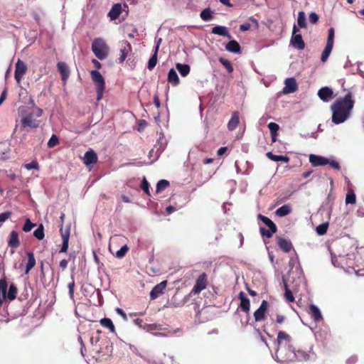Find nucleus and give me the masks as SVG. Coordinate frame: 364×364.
<instances>
[{
	"label": "nucleus",
	"instance_id": "f257e3e1",
	"mask_svg": "<svg viewBox=\"0 0 364 364\" xmlns=\"http://www.w3.org/2000/svg\"><path fill=\"white\" fill-rule=\"evenodd\" d=\"M354 105L355 100L350 92L343 97L338 98L331 106L332 122L339 124L348 120L351 116Z\"/></svg>",
	"mask_w": 364,
	"mask_h": 364
},
{
	"label": "nucleus",
	"instance_id": "f03ea898",
	"mask_svg": "<svg viewBox=\"0 0 364 364\" xmlns=\"http://www.w3.org/2000/svg\"><path fill=\"white\" fill-rule=\"evenodd\" d=\"M275 343H277V349H275L277 360L281 363L293 362L296 351L291 344V336L284 331H279Z\"/></svg>",
	"mask_w": 364,
	"mask_h": 364
},
{
	"label": "nucleus",
	"instance_id": "7ed1b4c3",
	"mask_svg": "<svg viewBox=\"0 0 364 364\" xmlns=\"http://www.w3.org/2000/svg\"><path fill=\"white\" fill-rule=\"evenodd\" d=\"M92 50L98 59L104 60L108 56L109 47L102 38H97L92 41Z\"/></svg>",
	"mask_w": 364,
	"mask_h": 364
},
{
	"label": "nucleus",
	"instance_id": "20e7f679",
	"mask_svg": "<svg viewBox=\"0 0 364 364\" xmlns=\"http://www.w3.org/2000/svg\"><path fill=\"white\" fill-rule=\"evenodd\" d=\"M91 78L96 85L97 90V100L100 101L103 96L105 91V79L102 74L98 70H92L90 73Z\"/></svg>",
	"mask_w": 364,
	"mask_h": 364
},
{
	"label": "nucleus",
	"instance_id": "39448f33",
	"mask_svg": "<svg viewBox=\"0 0 364 364\" xmlns=\"http://www.w3.org/2000/svg\"><path fill=\"white\" fill-rule=\"evenodd\" d=\"M5 275L0 279V296H16L17 294L16 286L14 283L9 284Z\"/></svg>",
	"mask_w": 364,
	"mask_h": 364
},
{
	"label": "nucleus",
	"instance_id": "423d86ee",
	"mask_svg": "<svg viewBox=\"0 0 364 364\" xmlns=\"http://www.w3.org/2000/svg\"><path fill=\"white\" fill-rule=\"evenodd\" d=\"M299 31V29L296 26V25H294L293 30H292V36L291 38V45L298 49V50H304L305 48V43L304 41L302 39V36L301 34L297 33Z\"/></svg>",
	"mask_w": 364,
	"mask_h": 364
},
{
	"label": "nucleus",
	"instance_id": "0eeeda50",
	"mask_svg": "<svg viewBox=\"0 0 364 364\" xmlns=\"http://www.w3.org/2000/svg\"><path fill=\"white\" fill-rule=\"evenodd\" d=\"M207 286V274L202 273L196 279V284L193 288L192 293L199 294L202 290L205 289Z\"/></svg>",
	"mask_w": 364,
	"mask_h": 364
},
{
	"label": "nucleus",
	"instance_id": "6e6552de",
	"mask_svg": "<svg viewBox=\"0 0 364 364\" xmlns=\"http://www.w3.org/2000/svg\"><path fill=\"white\" fill-rule=\"evenodd\" d=\"M27 70V66L24 62L18 60L16 63L14 77L18 82H20Z\"/></svg>",
	"mask_w": 364,
	"mask_h": 364
},
{
	"label": "nucleus",
	"instance_id": "1a4fd4ad",
	"mask_svg": "<svg viewBox=\"0 0 364 364\" xmlns=\"http://www.w3.org/2000/svg\"><path fill=\"white\" fill-rule=\"evenodd\" d=\"M268 306L269 305L266 300H263L262 302H261V305L259 306V309L253 313V317H255V320H256V321H262L265 319V313L267 312Z\"/></svg>",
	"mask_w": 364,
	"mask_h": 364
},
{
	"label": "nucleus",
	"instance_id": "9d476101",
	"mask_svg": "<svg viewBox=\"0 0 364 364\" xmlns=\"http://www.w3.org/2000/svg\"><path fill=\"white\" fill-rule=\"evenodd\" d=\"M284 87L283 88V93L289 94L296 92L298 89V85L295 78H287L284 81Z\"/></svg>",
	"mask_w": 364,
	"mask_h": 364
},
{
	"label": "nucleus",
	"instance_id": "9b49d317",
	"mask_svg": "<svg viewBox=\"0 0 364 364\" xmlns=\"http://www.w3.org/2000/svg\"><path fill=\"white\" fill-rule=\"evenodd\" d=\"M23 127H28L30 128H36L39 126L38 120L33 118V114H29L21 119Z\"/></svg>",
	"mask_w": 364,
	"mask_h": 364
},
{
	"label": "nucleus",
	"instance_id": "f8f14e48",
	"mask_svg": "<svg viewBox=\"0 0 364 364\" xmlns=\"http://www.w3.org/2000/svg\"><path fill=\"white\" fill-rule=\"evenodd\" d=\"M309 162L314 166H324L328 164V159L315 154H310Z\"/></svg>",
	"mask_w": 364,
	"mask_h": 364
},
{
	"label": "nucleus",
	"instance_id": "ddd939ff",
	"mask_svg": "<svg viewBox=\"0 0 364 364\" xmlns=\"http://www.w3.org/2000/svg\"><path fill=\"white\" fill-rule=\"evenodd\" d=\"M132 51V46L127 41H124L122 42L121 48H120V57L119 58V63H123L128 54Z\"/></svg>",
	"mask_w": 364,
	"mask_h": 364
},
{
	"label": "nucleus",
	"instance_id": "4468645a",
	"mask_svg": "<svg viewBox=\"0 0 364 364\" xmlns=\"http://www.w3.org/2000/svg\"><path fill=\"white\" fill-rule=\"evenodd\" d=\"M333 90L328 87H321L318 92V96L323 102H328L333 97Z\"/></svg>",
	"mask_w": 364,
	"mask_h": 364
},
{
	"label": "nucleus",
	"instance_id": "2eb2a0df",
	"mask_svg": "<svg viewBox=\"0 0 364 364\" xmlns=\"http://www.w3.org/2000/svg\"><path fill=\"white\" fill-rule=\"evenodd\" d=\"M57 68L58 71L60 72L62 76V80L64 83H66L69 76H70V70L68 66L65 63L59 62L57 64Z\"/></svg>",
	"mask_w": 364,
	"mask_h": 364
},
{
	"label": "nucleus",
	"instance_id": "dca6fc26",
	"mask_svg": "<svg viewBox=\"0 0 364 364\" xmlns=\"http://www.w3.org/2000/svg\"><path fill=\"white\" fill-rule=\"evenodd\" d=\"M211 33L213 34L219 35L226 37L229 39L232 38L227 27L224 26H216L212 28Z\"/></svg>",
	"mask_w": 364,
	"mask_h": 364
},
{
	"label": "nucleus",
	"instance_id": "f3484780",
	"mask_svg": "<svg viewBox=\"0 0 364 364\" xmlns=\"http://www.w3.org/2000/svg\"><path fill=\"white\" fill-rule=\"evenodd\" d=\"M161 41V39L160 38L157 43V44L155 46L154 53L152 55V56L150 58L148 62L147 68L149 70H151L154 69V68L156 66L157 63V55H158V51L159 49V45Z\"/></svg>",
	"mask_w": 364,
	"mask_h": 364
},
{
	"label": "nucleus",
	"instance_id": "a211bd4d",
	"mask_svg": "<svg viewBox=\"0 0 364 364\" xmlns=\"http://www.w3.org/2000/svg\"><path fill=\"white\" fill-rule=\"evenodd\" d=\"M9 247L16 249L20 245L18 239V234L16 231L12 230L10 233L9 238L8 240Z\"/></svg>",
	"mask_w": 364,
	"mask_h": 364
},
{
	"label": "nucleus",
	"instance_id": "6ab92c4d",
	"mask_svg": "<svg viewBox=\"0 0 364 364\" xmlns=\"http://www.w3.org/2000/svg\"><path fill=\"white\" fill-rule=\"evenodd\" d=\"M97 161V156L96 153L90 149L85 152L84 156V163L86 165L94 164Z\"/></svg>",
	"mask_w": 364,
	"mask_h": 364
},
{
	"label": "nucleus",
	"instance_id": "aec40b11",
	"mask_svg": "<svg viewBox=\"0 0 364 364\" xmlns=\"http://www.w3.org/2000/svg\"><path fill=\"white\" fill-rule=\"evenodd\" d=\"M309 314L311 315V318H313L316 322H318L322 319L321 313H320L319 309H318V307L314 304L309 305Z\"/></svg>",
	"mask_w": 364,
	"mask_h": 364
},
{
	"label": "nucleus",
	"instance_id": "412c9836",
	"mask_svg": "<svg viewBox=\"0 0 364 364\" xmlns=\"http://www.w3.org/2000/svg\"><path fill=\"white\" fill-rule=\"evenodd\" d=\"M166 285L167 281H162L152 289L149 296H159L160 294H163Z\"/></svg>",
	"mask_w": 364,
	"mask_h": 364
},
{
	"label": "nucleus",
	"instance_id": "4be33fe9",
	"mask_svg": "<svg viewBox=\"0 0 364 364\" xmlns=\"http://www.w3.org/2000/svg\"><path fill=\"white\" fill-rule=\"evenodd\" d=\"M61 237H62V240H63V244H62L60 252H66L68 249L69 238H70V228L66 230L65 232H62Z\"/></svg>",
	"mask_w": 364,
	"mask_h": 364
},
{
	"label": "nucleus",
	"instance_id": "5701e85b",
	"mask_svg": "<svg viewBox=\"0 0 364 364\" xmlns=\"http://www.w3.org/2000/svg\"><path fill=\"white\" fill-rule=\"evenodd\" d=\"M277 244L279 248L285 252H290L292 248L291 242L289 240L282 237H278Z\"/></svg>",
	"mask_w": 364,
	"mask_h": 364
},
{
	"label": "nucleus",
	"instance_id": "b1692460",
	"mask_svg": "<svg viewBox=\"0 0 364 364\" xmlns=\"http://www.w3.org/2000/svg\"><path fill=\"white\" fill-rule=\"evenodd\" d=\"M225 49L232 53H240L241 47L240 44L235 40H231L225 46Z\"/></svg>",
	"mask_w": 364,
	"mask_h": 364
},
{
	"label": "nucleus",
	"instance_id": "393cba45",
	"mask_svg": "<svg viewBox=\"0 0 364 364\" xmlns=\"http://www.w3.org/2000/svg\"><path fill=\"white\" fill-rule=\"evenodd\" d=\"M122 12V6L120 4H115L108 13V16L111 20L117 19Z\"/></svg>",
	"mask_w": 364,
	"mask_h": 364
},
{
	"label": "nucleus",
	"instance_id": "a878e982",
	"mask_svg": "<svg viewBox=\"0 0 364 364\" xmlns=\"http://www.w3.org/2000/svg\"><path fill=\"white\" fill-rule=\"evenodd\" d=\"M266 156L269 159L273 161H283L284 163H288L289 161V157L287 156L275 155L271 151L266 153Z\"/></svg>",
	"mask_w": 364,
	"mask_h": 364
},
{
	"label": "nucleus",
	"instance_id": "bb28decb",
	"mask_svg": "<svg viewBox=\"0 0 364 364\" xmlns=\"http://www.w3.org/2000/svg\"><path fill=\"white\" fill-rule=\"evenodd\" d=\"M240 122V118L237 112H234L231 119L228 122V128L229 130L232 131L236 129Z\"/></svg>",
	"mask_w": 364,
	"mask_h": 364
},
{
	"label": "nucleus",
	"instance_id": "cd10ccee",
	"mask_svg": "<svg viewBox=\"0 0 364 364\" xmlns=\"http://www.w3.org/2000/svg\"><path fill=\"white\" fill-rule=\"evenodd\" d=\"M168 81L173 86H176L179 84L178 76L173 68H171L168 72Z\"/></svg>",
	"mask_w": 364,
	"mask_h": 364
},
{
	"label": "nucleus",
	"instance_id": "c85d7f7f",
	"mask_svg": "<svg viewBox=\"0 0 364 364\" xmlns=\"http://www.w3.org/2000/svg\"><path fill=\"white\" fill-rule=\"evenodd\" d=\"M28 262L26 266L25 273L28 274L30 270L36 265V259L33 252H29L27 253Z\"/></svg>",
	"mask_w": 364,
	"mask_h": 364
},
{
	"label": "nucleus",
	"instance_id": "c756f323",
	"mask_svg": "<svg viewBox=\"0 0 364 364\" xmlns=\"http://www.w3.org/2000/svg\"><path fill=\"white\" fill-rule=\"evenodd\" d=\"M176 68L182 77L187 76L191 70L190 66L187 64H181L178 63L176 64Z\"/></svg>",
	"mask_w": 364,
	"mask_h": 364
},
{
	"label": "nucleus",
	"instance_id": "7c9ffc66",
	"mask_svg": "<svg viewBox=\"0 0 364 364\" xmlns=\"http://www.w3.org/2000/svg\"><path fill=\"white\" fill-rule=\"evenodd\" d=\"M291 211V209L289 205H284L276 210L275 214L279 217H284L289 215Z\"/></svg>",
	"mask_w": 364,
	"mask_h": 364
},
{
	"label": "nucleus",
	"instance_id": "2f4dec72",
	"mask_svg": "<svg viewBox=\"0 0 364 364\" xmlns=\"http://www.w3.org/2000/svg\"><path fill=\"white\" fill-rule=\"evenodd\" d=\"M258 218L269 228L272 231H277V228L276 225L267 217L264 216L261 214L258 215Z\"/></svg>",
	"mask_w": 364,
	"mask_h": 364
},
{
	"label": "nucleus",
	"instance_id": "473e14b6",
	"mask_svg": "<svg viewBox=\"0 0 364 364\" xmlns=\"http://www.w3.org/2000/svg\"><path fill=\"white\" fill-rule=\"evenodd\" d=\"M309 359V354L305 350H298L295 352V358L298 361H306Z\"/></svg>",
	"mask_w": 364,
	"mask_h": 364
},
{
	"label": "nucleus",
	"instance_id": "72a5a7b5",
	"mask_svg": "<svg viewBox=\"0 0 364 364\" xmlns=\"http://www.w3.org/2000/svg\"><path fill=\"white\" fill-rule=\"evenodd\" d=\"M239 299H240V304H239V308H240L242 311L248 314L250 311L249 299L247 297H239Z\"/></svg>",
	"mask_w": 364,
	"mask_h": 364
},
{
	"label": "nucleus",
	"instance_id": "f704fd0d",
	"mask_svg": "<svg viewBox=\"0 0 364 364\" xmlns=\"http://www.w3.org/2000/svg\"><path fill=\"white\" fill-rule=\"evenodd\" d=\"M100 323H101L102 326L108 328L112 333L114 332V324L109 318H102L101 321H100Z\"/></svg>",
	"mask_w": 364,
	"mask_h": 364
},
{
	"label": "nucleus",
	"instance_id": "c9c22d12",
	"mask_svg": "<svg viewBox=\"0 0 364 364\" xmlns=\"http://www.w3.org/2000/svg\"><path fill=\"white\" fill-rule=\"evenodd\" d=\"M332 49H333V46H330V44L326 45V47H325L324 50H323V52L321 53V60L323 63L326 62L328 60V58L332 51Z\"/></svg>",
	"mask_w": 364,
	"mask_h": 364
},
{
	"label": "nucleus",
	"instance_id": "e433bc0d",
	"mask_svg": "<svg viewBox=\"0 0 364 364\" xmlns=\"http://www.w3.org/2000/svg\"><path fill=\"white\" fill-rule=\"evenodd\" d=\"M33 236L39 240H41L44 238L45 234L43 224H40L38 228L33 232Z\"/></svg>",
	"mask_w": 364,
	"mask_h": 364
},
{
	"label": "nucleus",
	"instance_id": "4c0bfd02",
	"mask_svg": "<svg viewBox=\"0 0 364 364\" xmlns=\"http://www.w3.org/2000/svg\"><path fill=\"white\" fill-rule=\"evenodd\" d=\"M169 186V182L167 180H160L156 184V192L157 193L161 192Z\"/></svg>",
	"mask_w": 364,
	"mask_h": 364
},
{
	"label": "nucleus",
	"instance_id": "58836bf2",
	"mask_svg": "<svg viewBox=\"0 0 364 364\" xmlns=\"http://www.w3.org/2000/svg\"><path fill=\"white\" fill-rule=\"evenodd\" d=\"M297 23H298V26L300 28H306V16H305V13L304 11L299 12Z\"/></svg>",
	"mask_w": 364,
	"mask_h": 364
},
{
	"label": "nucleus",
	"instance_id": "ea45409f",
	"mask_svg": "<svg viewBox=\"0 0 364 364\" xmlns=\"http://www.w3.org/2000/svg\"><path fill=\"white\" fill-rule=\"evenodd\" d=\"M200 16L205 21H210L213 18L211 15V11L209 8L203 9L201 11Z\"/></svg>",
	"mask_w": 364,
	"mask_h": 364
},
{
	"label": "nucleus",
	"instance_id": "a19ab883",
	"mask_svg": "<svg viewBox=\"0 0 364 364\" xmlns=\"http://www.w3.org/2000/svg\"><path fill=\"white\" fill-rule=\"evenodd\" d=\"M219 62L223 65H224V67L227 69V70L228 71V73H232L233 71V67L231 64V63L225 59V58H219Z\"/></svg>",
	"mask_w": 364,
	"mask_h": 364
},
{
	"label": "nucleus",
	"instance_id": "79ce46f5",
	"mask_svg": "<svg viewBox=\"0 0 364 364\" xmlns=\"http://www.w3.org/2000/svg\"><path fill=\"white\" fill-rule=\"evenodd\" d=\"M36 226V223H32L29 218H27L26 220L25 224L23 226V230L25 232H28L31 231Z\"/></svg>",
	"mask_w": 364,
	"mask_h": 364
},
{
	"label": "nucleus",
	"instance_id": "37998d69",
	"mask_svg": "<svg viewBox=\"0 0 364 364\" xmlns=\"http://www.w3.org/2000/svg\"><path fill=\"white\" fill-rule=\"evenodd\" d=\"M129 250L127 245H124L118 251H117L115 256L116 257L121 259L123 258Z\"/></svg>",
	"mask_w": 364,
	"mask_h": 364
},
{
	"label": "nucleus",
	"instance_id": "c03bdc74",
	"mask_svg": "<svg viewBox=\"0 0 364 364\" xmlns=\"http://www.w3.org/2000/svg\"><path fill=\"white\" fill-rule=\"evenodd\" d=\"M328 223H322L316 227V232L319 235H324L328 230Z\"/></svg>",
	"mask_w": 364,
	"mask_h": 364
},
{
	"label": "nucleus",
	"instance_id": "a18cd8bd",
	"mask_svg": "<svg viewBox=\"0 0 364 364\" xmlns=\"http://www.w3.org/2000/svg\"><path fill=\"white\" fill-rule=\"evenodd\" d=\"M355 201H356L355 194L354 193L353 191H349L347 193L346 197V203L347 204L348 203L354 204V203H355Z\"/></svg>",
	"mask_w": 364,
	"mask_h": 364
},
{
	"label": "nucleus",
	"instance_id": "49530a36",
	"mask_svg": "<svg viewBox=\"0 0 364 364\" xmlns=\"http://www.w3.org/2000/svg\"><path fill=\"white\" fill-rule=\"evenodd\" d=\"M23 166L27 170H31V169L38 170L39 169V165L36 161H33L28 164H24L23 165Z\"/></svg>",
	"mask_w": 364,
	"mask_h": 364
},
{
	"label": "nucleus",
	"instance_id": "de8ad7c7",
	"mask_svg": "<svg viewBox=\"0 0 364 364\" xmlns=\"http://www.w3.org/2000/svg\"><path fill=\"white\" fill-rule=\"evenodd\" d=\"M259 232L262 235L266 236L268 238H270L272 237L273 234L275 233L277 231H272V229L269 228V230H267L264 228L261 227L259 228Z\"/></svg>",
	"mask_w": 364,
	"mask_h": 364
},
{
	"label": "nucleus",
	"instance_id": "09e8293b",
	"mask_svg": "<svg viewBox=\"0 0 364 364\" xmlns=\"http://www.w3.org/2000/svg\"><path fill=\"white\" fill-rule=\"evenodd\" d=\"M333 41H334V29L333 28H329L328 30V35L327 38V45L333 46Z\"/></svg>",
	"mask_w": 364,
	"mask_h": 364
},
{
	"label": "nucleus",
	"instance_id": "8fccbe9b",
	"mask_svg": "<svg viewBox=\"0 0 364 364\" xmlns=\"http://www.w3.org/2000/svg\"><path fill=\"white\" fill-rule=\"evenodd\" d=\"M59 142V140H58V138L56 135L53 134L52 135V136L50 137V139H49L48 142V146L49 148H53L54 146H55L56 145H58Z\"/></svg>",
	"mask_w": 364,
	"mask_h": 364
},
{
	"label": "nucleus",
	"instance_id": "3c124183",
	"mask_svg": "<svg viewBox=\"0 0 364 364\" xmlns=\"http://www.w3.org/2000/svg\"><path fill=\"white\" fill-rule=\"evenodd\" d=\"M141 188L148 196L151 195L149 191V184L146 181V178H144L142 180Z\"/></svg>",
	"mask_w": 364,
	"mask_h": 364
},
{
	"label": "nucleus",
	"instance_id": "603ef678",
	"mask_svg": "<svg viewBox=\"0 0 364 364\" xmlns=\"http://www.w3.org/2000/svg\"><path fill=\"white\" fill-rule=\"evenodd\" d=\"M267 127L270 131V134L277 133L279 129V126L275 122L269 123Z\"/></svg>",
	"mask_w": 364,
	"mask_h": 364
},
{
	"label": "nucleus",
	"instance_id": "864d4df0",
	"mask_svg": "<svg viewBox=\"0 0 364 364\" xmlns=\"http://www.w3.org/2000/svg\"><path fill=\"white\" fill-rule=\"evenodd\" d=\"M184 304H185V298H183V299H181L180 301L177 302V303H175V302L172 301L171 303H170L168 305L164 304V306H162V308H164V307H178V306H181L184 305Z\"/></svg>",
	"mask_w": 364,
	"mask_h": 364
},
{
	"label": "nucleus",
	"instance_id": "5fc2aeb1",
	"mask_svg": "<svg viewBox=\"0 0 364 364\" xmlns=\"http://www.w3.org/2000/svg\"><path fill=\"white\" fill-rule=\"evenodd\" d=\"M11 211H6L0 214V223H2L7 220L11 215Z\"/></svg>",
	"mask_w": 364,
	"mask_h": 364
},
{
	"label": "nucleus",
	"instance_id": "6e6d98bb",
	"mask_svg": "<svg viewBox=\"0 0 364 364\" xmlns=\"http://www.w3.org/2000/svg\"><path fill=\"white\" fill-rule=\"evenodd\" d=\"M9 149L4 143H0V154L2 155V158H4V155H6L9 153Z\"/></svg>",
	"mask_w": 364,
	"mask_h": 364
},
{
	"label": "nucleus",
	"instance_id": "4d7b16f0",
	"mask_svg": "<svg viewBox=\"0 0 364 364\" xmlns=\"http://www.w3.org/2000/svg\"><path fill=\"white\" fill-rule=\"evenodd\" d=\"M309 20L311 23L315 24L318 21V16L315 12H311L309 16Z\"/></svg>",
	"mask_w": 364,
	"mask_h": 364
},
{
	"label": "nucleus",
	"instance_id": "13d9d810",
	"mask_svg": "<svg viewBox=\"0 0 364 364\" xmlns=\"http://www.w3.org/2000/svg\"><path fill=\"white\" fill-rule=\"evenodd\" d=\"M282 280H283L284 287V289H285V292H284V296H293L291 290L287 287V282H286V280H285L284 276L282 277Z\"/></svg>",
	"mask_w": 364,
	"mask_h": 364
},
{
	"label": "nucleus",
	"instance_id": "bf43d9fd",
	"mask_svg": "<svg viewBox=\"0 0 364 364\" xmlns=\"http://www.w3.org/2000/svg\"><path fill=\"white\" fill-rule=\"evenodd\" d=\"M14 299H16V297H0V307L5 306L8 301H12Z\"/></svg>",
	"mask_w": 364,
	"mask_h": 364
},
{
	"label": "nucleus",
	"instance_id": "052dcab7",
	"mask_svg": "<svg viewBox=\"0 0 364 364\" xmlns=\"http://www.w3.org/2000/svg\"><path fill=\"white\" fill-rule=\"evenodd\" d=\"M332 168L336 169V170H340L341 168V166L339 165V164L334 161V160H329L328 159V164Z\"/></svg>",
	"mask_w": 364,
	"mask_h": 364
},
{
	"label": "nucleus",
	"instance_id": "680f3d73",
	"mask_svg": "<svg viewBox=\"0 0 364 364\" xmlns=\"http://www.w3.org/2000/svg\"><path fill=\"white\" fill-rule=\"evenodd\" d=\"M115 311H116V313L118 314V315L121 316L122 318H123L124 320L127 321L126 313H124V310H122L119 307H117V308H116Z\"/></svg>",
	"mask_w": 364,
	"mask_h": 364
},
{
	"label": "nucleus",
	"instance_id": "e2e57ef3",
	"mask_svg": "<svg viewBox=\"0 0 364 364\" xmlns=\"http://www.w3.org/2000/svg\"><path fill=\"white\" fill-rule=\"evenodd\" d=\"M285 321V316L283 315L277 314V319H275V322L278 324H282Z\"/></svg>",
	"mask_w": 364,
	"mask_h": 364
},
{
	"label": "nucleus",
	"instance_id": "0e129e2a",
	"mask_svg": "<svg viewBox=\"0 0 364 364\" xmlns=\"http://www.w3.org/2000/svg\"><path fill=\"white\" fill-rule=\"evenodd\" d=\"M250 23H245L240 26V30L242 31H248L250 28Z\"/></svg>",
	"mask_w": 364,
	"mask_h": 364
},
{
	"label": "nucleus",
	"instance_id": "69168bd1",
	"mask_svg": "<svg viewBox=\"0 0 364 364\" xmlns=\"http://www.w3.org/2000/svg\"><path fill=\"white\" fill-rule=\"evenodd\" d=\"M7 95V89L5 88L3 92H1V95L0 96V105L3 103V102L5 100Z\"/></svg>",
	"mask_w": 364,
	"mask_h": 364
},
{
	"label": "nucleus",
	"instance_id": "338daca9",
	"mask_svg": "<svg viewBox=\"0 0 364 364\" xmlns=\"http://www.w3.org/2000/svg\"><path fill=\"white\" fill-rule=\"evenodd\" d=\"M154 103L157 108L160 107V106H161L160 100H159L158 95H155L154 97Z\"/></svg>",
	"mask_w": 364,
	"mask_h": 364
},
{
	"label": "nucleus",
	"instance_id": "774afa93",
	"mask_svg": "<svg viewBox=\"0 0 364 364\" xmlns=\"http://www.w3.org/2000/svg\"><path fill=\"white\" fill-rule=\"evenodd\" d=\"M68 262L67 259H62L60 262V267L63 269H65L67 268L68 267Z\"/></svg>",
	"mask_w": 364,
	"mask_h": 364
}]
</instances>
